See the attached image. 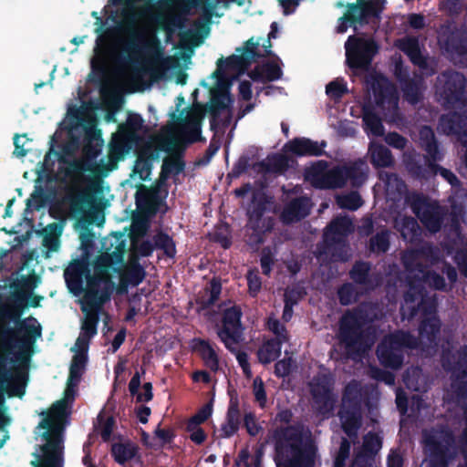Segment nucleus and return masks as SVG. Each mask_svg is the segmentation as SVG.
I'll return each mask as SVG.
<instances>
[{"mask_svg": "<svg viewBox=\"0 0 467 467\" xmlns=\"http://www.w3.org/2000/svg\"><path fill=\"white\" fill-rule=\"evenodd\" d=\"M281 75V70L275 64H266L252 72L251 78L259 81H272L277 79Z\"/></svg>", "mask_w": 467, "mask_h": 467, "instance_id": "18", "label": "nucleus"}, {"mask_svg": "<svg viewBox=\"0 0 467 467\" xmlns=\"http://www.w3.org/2000/svg\"><path fill=\"white\" fill-rule=\"evenodd\" d=\"M397 46L410 57L414 64L421 65L423 58L420 56L418 42L414 38H406L400 40Z\"/></svg>", "mask_w": 467, "mask_h": 467, "instance_id": "19", "label": "nucleus"}, {"mask_svg": "<svg viewBox=\"0 0 467 467\" xmlns=\"http://www.w3.org/2000/svg\"><path fill=\"white\" fill-rule=\"evenodd\" d=\"M112 453L118 462L124 463L134 457L136 447L130 442L117 443L112 446Z\"/></svg>", "mask_w": 467, "mask_h": 467, "instance_id": "20", "label": "nucleus"}, {"mask_svg": "<svg viewBox=\"0 0 467 467\" xmlns=\"http://www.w3.org/2000/svg\"><path fill=\"white\" fill-rule=\"evenodd\" d=\"M240 310L236 306H229L223 310V327L239 328Z\"/></svg>", "mask_w": 467, "mask_h": 467, "instance_id": "24", "label": "nucleus"}, {"mask_svg": "<svg viewBox=\"0 0 467 467\" xmlns=\"http://www.w3.org/2000/svg\"><path fill=\"white\" fill-rule=\"evenodd\" d=\"M347 90L346 85L341 80H334L327 86V94L332 99H338Z\"/></svg>", "mask_w": 467, "mask_h": 467, "instance_id": "30", "label": "nucleus"}, {"mask_svg": "<svg viewBox=\"0 0 467 467\" xmlns=\"http://www.w3.org/2000/svg\"><path fill=\"white\" fill-rule=\"evenodd\" d=\"M194 350L203 358L205 364L213 370L218 368V358L214 349L205 341L196 340Z\"/></svg>", "mask_w": 467, "mask_h": 467, "instance_id": "16", "label": "nucleus"}, {"mask_svg": "<svg viewBox=\"0 0 467 467\" xmlns=\"http://www.w3.org/2000/svg\"><path fill=\"white\" fill-rule=\"evenodd\" d=\"M402 346L411 347L408 336L397 334L386 338L378 348V356L382 364L389 368H399L402 362Z\"/></svg>", "mask_w": 467, "mask_h": 467, "instance_id": "7", "label": "nucleus"}, {"mask_svg": "<svg viewBox=\"0 0 467 467\" xmlns=\"http://www.w3.org/2000/svg\"><path fill=\"white\" fill-rule=\"evenodd\" d=\"M155 48V55L150 60H147L144 57H140L138 66L130 67L123 72V80L130 84L133 87H139L142 84L143 78L150 70L153 64L158 63L160 60V51L157 47Z\"/></svg>", "mask_w": 467, "mask_h": 467, "instance_id": "11", "label": "nucleus"}, {"mask_svg": "<svg viewBox=\"0 0 467 467\" xmlns=\"http://www.w3.org/2000/svg\"><path fill=\"white\" fill-rule=\"evenodd\" d=\"M348 66L355 69L367 67L377 52L372 40L349 36L345 45Z\"/></svg>", "mask_w": 467, "mask_h": 467, "instance_id": "5", "label": "nucleus"}, {"mask_svg": "<svg viewBox=\"0 0 467 467\" xmlns=\"http://www.w3.org/2000/svg\"><path fill=\"white\" fill-rule=\"evenodd\" d=\"M440 172H441V175L443 178H445L451 185H456L458 180L454 174H452L451 171H449L445 169H441Z\"/></svg>", "mask_w": 467, "mask_h": 467, "instance_id": "62", "label": "nucleus"}, {"mask_svg": "<svg viewBox=\"0 0 467 467\" xmlns=\"http://www.w3.org/2000/svg\"><path fill=\"white\" fill-rule=\"evenodd\" d=\"M420 136L421 145L425 148L431 156L434 157L437 147L433 140L432 130L427 127H424L420 130Z\"/></svg>", "mask_w": 467, "mask_h": 467, "instance_id": "26", "label": "nucleus"}, {"mask_svg": "<svg viewBox=\"0 0 467 467\" xmlns=\"http://www.w3.org/2000/svg\"><path fill=\"white\" fill-rule=\"evenodd\" d=\"M249 293L252 296H255L261 289V280L258 275L253 271H250L247 275Z\"/></svg>", "mask_w": 467, "mask_h": 467, "instance_id": "36", "label": "nucleus"}, {"mask_svg": "<svg viewBox=\"0 0 467 467\" xmlns=\"http://www.w3.org/2000/svg\"><path fill=\"white\" fill-rule=\"evenodd\" d=\"M244 425H245L247 431L251 435H256L260 431L259 425L256 423L254 418L251 414H247L245 416Z\"/></svg>", "mask_w": 467, "mask_h": 467, "instance_id": "46", "label": "nucleus"}, {"mask_svg": "<svg viewBox=\"0 0 467 467\" xmlns=\"http://www.w3.org/2000/svg\"><path fill=\"white\" fill-rule=\"evenodd\" d=\"M140 378H139V375H135L130 382V391L131 392V394L135 395L138 391H139V387H140Z\"/></svg>", "mask_w": 467, "mask_h": 467, "instance_id": "64", "label": "nucleus"}, {"mask_svg": "<svg viewBox=\"0 0 467 467\" xmlns=\"http://www.w3.org/2000/svg\"><path fill=\"white\" fill-rule=\"evenodd\" d=\"M213 409L211 404H207L202 407L200 411L194 415L190 420V426H199V424L202 423L206 420L212 414Z\"/></svg>", "mask_w": 467, "mask_h": 467, "instance_id": "31", "label": "nucleus"}, {"mask_svg": "<svg viewBox=\"0 0 467 467\" xmlns=\"http://www.w3.org/2000/svg\"><path fill=\"white\" fill-rule=\"evenodd\" d=\"M358 318L354 314L346 315L341 323V329L345 330L348 327L351 326L353 322H357Z\"/></svg>", "mask_w": 467, "mask_h": 467, "instance_id": "58", "label": "nucleus"}, {"mask_svg": "<svg viewBox=\"0 0 467 467\" xmlns=\"http://www.w3.org/2000/svg\"><path fill=\"white\" fill-rule=\"evenodd\" d=\"M381 447V441L379 436L368 434L364 440V449L369 453L377 452Z\"/></svg>", "mask_w": 467, "mask_h": 467, "instance_id": "32", "label": "nucleus"}, {"mask_svg": "<svg viewBox=\"0 0 467 467\" xmlns=\"http://www.w3.org/2000/svg\"><path fill=\"white\" fill-rule=\"evenodd\" d=\"M224 62L219 60L217 63V69L212 75L209 83L211 93V103L214 109H226L231 103V99L228 95V78L223 71Z\"/></svg>", "mask_w": 467, "mask_h": 467, "instance_id": "8", "label": "nucleus"}, {"mask_svg": "<svg viewBox=\"0 0 467 467\" xmlns=\"http://www.w3.org/2000/svg\"><path fill=\"white\" fill-rule=\"evenodd\" d=\"M331 229L337 233H345L351 228V223L348 218H338L330 225Z\"/></svg>", "mask_w": 467, "mask_h": 467, "instance_id": "41", "label": "nucleus"}, {"mask_svg": "<svg viewBox=\"0 0 467 467\" xmlns=\"http://www.w3.org/2000/svg\"><path fill=\"white\" fill-rule=\"evenodd\" d=\"M218 335L225 344L226 348L231 350H235L237 348V344L240 338L239 328H222Z\"/></svg>", "mask_w": 467, "mask_h": 467, "instance_id": "22", "label": "nucleus"}, {"mask_svg": "<svg viewBox=\"0 0 467 467\" xmlns=\"http://www.w3.org/2000/svg\"><path fill=\"white\" fill-rule=\"evenodd\" d=\"M410 24L411 26L415 28H420L423 26V17L419 15H411L410 16Z\"/></svg>", "mask_w": 467, "mask_h": 467, "instance_id": "59", "label": "nucleus"}, {"mask_svg": "<svg viewBox=\"0 0 467 467\" xmlns=\"http://www.w3.org/2000/svg\"><path fill=\"white\" fill-rule=\"evenodd\" d=\"M440 172H441V175L443 178H445L451 185H456L458 180L454 174H452L451 171H449L445 169H441Z\"/></svg>", "mask_w": 467, "mask_h": 467, "instance_id": "63", "label": "nucleus"}, {"mask_svg": "<svg viewBox=\"0 0 467 467\" xmlns=\"http://www.w3.org/2000/svg\"><path fill=\"white\" fill-rule=\"evenodd\" d=\"M137 400L140 402L149 401L152 398L151 385L146 383L137 393Z\"/></svg>", "mask_w": 467, "mask_h": 467, "instance_id": "48", "label": "nucleus"}, {"mask_svg": "<svg viewBox=\"0 0 467 467\" xmlns=\"http://www.w3.org/2000/svg\"><path fill=\"white\" fill-rule=\"evenodd\" d=\"M228 420L231 421V431H228L227 427H223L222 429L225 436H231L238 428V411L234 407L228 410Z\"/></svg>", "mask_w": 467, "mask_h": 467, "instance_id": "35", "label": "nucleus"}, {"mask_svg": "<svg viewBox=\"0 0 467 467\" xmlns=\"http://www.w3.org/2000/svg\"><path fill=\"white\" fill-rule=\"evenodd\" d=\"M386 142L397 149H403L406 145V140L397 133H389L385 138Z\"/></svg>", "mask_w": 467, "mask_h": 467, "instance_id": "40", "label": "nucleus"}, {"mask_svg": "<svg viewBox=\"0 0 467 467\" xmlns=\"http://www.w3.org/2000/svg\"><path fill=\"white\" fill-rule=\"evenodd\" d=\"M465 79L462 74L451 73L439 79L437 94L444 103L451 104L455 109L451 117H443L441 129L445 132L467 135V96L462 92Z\"/></svg>", "mask_w": 467, "mask_h": 467, "instance_id": "3", "label": "nucleus"}, {"mask_svg": "<svg viewBox=\"0 0 467 467\" xmlns=\"http://www.w3.org/2000/svg\"><path fill=\"white\" fill-rule=\"evenodd\" d=\"M44 245L47 246L50 251H57L59 247L58 238L56 236L47 237L44 239Z\"/></svg>", "mask_w": 467, "mask_h": 467, "instance_id": "54", "label": "nucleus"}, {"mask_svg": "<svg viewBox=\"0 0 467 467\" xmlns=\"http://www.w3.org/2000/svg\"><path fill=\"white\" fill-rule=\"evenodd\" d=\"M310 202L307 198H301L292 202L283 213L285 222L299 220L308 214Z\"/></svg>", "mask_w": 467, "mask_h": 467, "instance_id": "14", "label": "nucleus"}, {"mask_svg": "<svg viewBox=\"0 0 467 467\" xmlns=\"http://www.w3.org/2000/svg\"><path fill=\"white\" fill-rule=\"evenodd\" d=\"M76 169H77V172H76V174L74 175V177H73L72 181H73V182H74L76 185H78V184H80V182H81V180H82V173H83V171H85V169H84L83 164H81V163H78V164L76 165Z\"/></svg>", "mask_w": 467, "mask_h": 467, "instance_id": "61", "label": "nucleus"}, {"mask_svg": "<svg viewBox=\"0 0 467 467\" xmlns=\"http://www.w3.org/2000/svg\"><path fill=\"white\" fill-rule=\"evenodd\" d=\"M133 245V254L135 255H148L152 251V245L149 242L140 241L139 239H134L132 242Z\"/></svg>", "mask_w": 467, "mask_h": 467, "instance_id": "33", "label": "nucleus"}, {"mask_svg": "<svg viewBox=\"0 0 467 467\" xmlns=\"http://www.w3.org/2000/svg\"><path fill=\"white\" fill-rule=\"evenodd\" d=\"M364 122L368 134L373 136L383 135V127L376 115L371 112H366L364 114Z\"/></svg>", "mask_w": 467, "mask_h": 467, "instance_id": "23", "label": "nucleus"}, {"mask_svg": "<svg viewBox=\"0 0 467 467\" xmlns=\"http://www.w3.org/2000/svg\"><path fill=\"white\" fill-rule=\"evenodd\" d=\"M401 464L402 460L400 455L396 451L391 452L388 459L389 467H401Z\"/></svg>", "mask_w": 467, "mask_h": 467, "instance_id": "53", "label": "nucleus"}, {"mask_svg": "<svg viewBox=\"0 0 467 467\" xmlns=\"http://www.w3.org/2000/svg\"><path fill=\"white\" fill-rule=\"evenodd\" d=\"M417 228V223L413 219H405L404 227L400 228L402 235L407 238L409 237V234L407 233V230L415 232Z\"/></svg>", "mask_w": 467, "mask_h": 467, "instance_id": "52", "label": "nucleus"}, {"mask_svg": "<svg viewBox=\"0 0 467 467\" xmlns=\"http://www.w3.org/2000/svg\"><path fill=\"white\" fill-rule=\"evenodd\" d=\"M268 327L278 337V342L270 340L265 342L258 350L260 362L267 364L277 358L281 353L280 344L287 340L285 327L275 319L268 320Z\"/></svg>", "mask_w": 467, "mask_h": 467, "instance_id": "9", "label": "nucleus"}, {"mask_svg": "<svg viewBox=\"0 0 467 467\" xmlns=\"http://www.w3.org/2000/svg\"><path fill=\"white\" fill-rule=\"evenodd\" d=\"M107 299L104 293L98 294L92 289L88 290L81 300V309L85 314L81 332L72 350L74 357L69 370L67 388L62 400L57 401L47 411L43 412V420L39 423L40 435L45 441L36 453L32 461L35 467H62V431L66 417L68 414V406L75 398L77 386L84 371L86 352L89 339L96 334L98 311Z\"/></svg>", "mask_w": 467, "mask_h": 467, "instance_id": "1", "label": "nucleus"}, {"mask_svg": "<svg viewBox=\"0 0 467 467\" xmlns=\"http://www.w3.org/2000/svg\"><path fill=\"white\" fill-rule=\"evenodd\" d=\"M203 114L204 109L201 105H194L189 111L182 114L174 126L166 132V140L171 149L196 139Z\"/></svg>", "mask_w": 467, "mask_h": 467, "instance_id": "4", "label": "nucleus"}, {"mask_svg": "<svg viewBox=\"0 0 467 467\" xmlns=\"http://www.w3.org/2000/svg\"><path fill=\"white\" fill-rule=\"evenodd\" d=\"M348 443L344 441L342 442V445H341V448H340V451H339V456L338 458L337 459V462H336V466L337 467H341L340 466V462L343 461L346 457H347V454H348Z\"/></svg>", "mask_w": 467, "mask_h": 467, "instance_id": "57", "label": "nucleus"}, {"mask_svg": "<svg viewBox=\"0 0 467 467\" xmlns=\"http://www.w3.org/2000/svg\"><path fill=\"white\" fill-rule=\"evenodd\" d=\"M380 10L381 6L377 0L368 2L359 0L357 5L348 8L346 15L353 25H357L368 22L370 17L377 16Z\"/></svg>", "mask_w": 467, "mask_h": 467, "instance_id": "13", "label": "nucleus"}, {"mask_svg": "<svg viewBox=\"0 0 467 467\" xmlns=\"http://www.w3.org/2000/svg\"><path fill=\"white\" fill-rule=\"evenodd\" d=\"M171 439V433L169 430L160 429L158 428L155 431V436L153 438V442L149 443L150 447H160L162 444L169 441Z\"/></svg>", "mask_w": 467, "mask_h": 467, "instance_id": "34", "label": "nucleus"}, {"mask_svg": "<svg viewBox=\"0 0 467 467\" xmlns=\"http://www.w3.org/2000/svg\"><path fill=\"white\" fill-rule=\"evenodd\" d=\"M93 200L90 195L82 197L81 203L78 200L72 203V210L74 212H79L80 215L86 219L92 216Z\"/></svg>", "mask_w": 467, "mask_h": 467, "instance_id": "25", "label": "nucleus"}, {"mask_svg": "<svg viewBox=\"0 0 467 467\" xmlns=\"http://www.w3.org/2000/svg\"><path fill=\"white\" fill-rule=\"evenodd\" d=\"M200 0H175L174 5L182 12H189L199 5Z\"/></svg>", "mask_w": 467, "mask_h": 467, "instance_id": "45", "label": "nucleus"}, {"mask_svg": "<svg viewBox=\"0 0 467 467\" xmlns=\"http://www.w3.org/2000/svg\"><path fill=\"white\" fill-rule=\"evenodd\" d=\"M221 292V285L220 284L216 283V282H212L211 283V300H210V304H212L219 296Z\"/></svg>", "mask_w": 467, "mask_h": 467, "instance_id": "60", "label": "nucleus"}, {"mask_svg": "<svg viewBox=\"0 0 467 467\" xmlns=\"http://www.w3.org/2000/svg\"><path fill=\"white\" fill-rule=\"evenodd\" d=\"M157 244L161 245L167 255L173 256L175 254V246L171 239L166 235H160L157 240Z\"/></svg>", "mask_w": 467, "mask_h": 467, "instance_id": "38", "label": "nucleus"}, {"mask_svg": "<svg viewBox=\"0 0 467 467\" xmlns=\"http://www.w3.org/2000/svg\"><path fill=\"white\" fill-rule=\"evenodd\" d=\"M188 431H190L191 439L196 443H202L205 440V434L203 431L198 426H187Z\"/></svg>", "mask_w": 467, "mask_h": 467, "instance_id": "43", "label": "nucleus"}, {"mask_svg": "<svg viewBox=\"0 0 467 467\" xmlns=\"http://www.w3.org/2000/svg\"><path fill=\"white\" fill-rule=\"evenodd\" d=\"M26 142V136H16L15 138V145H16L15 153L17 156H25L26 154V152L28 151V149L25 148Z\"/></svg>", "mask_w": 467, "mask_h": 467, "instance_id": "49", "label": "nucleus"}, {"mask_svg": "<svg viewBox=\"0 0 467 467\" xmlns=\"http://www.w3.org/2000/svg\"><path fill=\"white\" fill-rule=\"evenodd\" d=\"M253 394L255 401L264 407L266 403V393L265 384L260 378H255L253 383Z\"/></svg>", "mask_w": 467, "mask_h": 467, "instance_id": "29", "label": "nucleus"}, {"mask_svg": "<svg viewBox=\"0 0 467 467\" xmlns=\"http://www.w3.org/2000/svg\"><path fill=\"white\" fill-rule=\"evenodd\" d=\"M337 202L341 208L350 210H356L362 204L360 196L357 192H351L347 195L338 196Z\"/></svg>", "mask_w": 467, "mask_h": 467, "instance_id": "27", "label": "nucleus"}, {"mask_svg": "<svg viewBox=\"0 0 467 467\" xmlns=\"http://www.w3.org/2000/svg\"><path fill=\"white\" fill-rule=\"evenodd\" d=\"M240 93L244 99H249L252 95L250 83L244 81L239 86Z\"/></svg>", "mask_w": 467, "mask_h": 467, "instance_id": "56", "label": "nucleus"}, {"mask_svg": "<svg viewBox=\"0 0 467 467\" xmlns=\"http://www.w3.org/2000/svg\"><path fill=\"white\" fill-rule=\"evenodd\" d=\"M286 149L297 155H317L322 151V148L317 143L307 139H297L290 141Z\"/></svg>", "mask_w": 467, "mask_h": 467, "instance_id": "15", "label": "nucleus"}, {"mask_svg": "<svg viewBox=\"0 0 467 467\" xmlns=\"http://www.w3.org/2000/svg\"><path fill=\"white\" fill-rule=\"evenodd\" d=\"M371 161L375 166L387 167L392 163V158L388 149L381 145L371 143L369 147Z\"/></svg>", "mask_w": 467, "mask_h": 467, "instance_id": "17", "label": "nucleus"}, {"mask_svg": "<svg viewBox=\"0 0 467 467\" xmlns=\"http://www.w3.org/2000/svg\"><path fill=\"white\" fill-rule=\"evenodd\" d=\"M27 299L26 293L19 292L2 306V397L25 394L34 345L42 335L36 318L20 319Z\"/></svg>", "mask_w": 467, "mask_h": 467, "instance_id": "2", "label": "nucleus"}, {"mask_svg": "<svg viewBox=\"0 0 467 467\" xmlns=\"http://www.w3.org/2000/svg\"><path fill=\"white\" fill-rule=\"evenodd\" d=\"M378 87L379 88H383L384 89V93L386 96V101H385V99H383L381 101H380V104L382 106V108L384 109L385 108V103L388 104V109L389 110H396V107H397V96L394 92V88L389 83V81L380 77L379 79H378Z\"/></svg>", "mask_w": 467, "mask_h": 467, "instance_id": "21", "label": "nucleus"}, {"mask_svg": "<svg viewBox=\"0 0 467 467\" xmlns=\"http://www.w3.org/2000/svg\"><path fill=\"white\" fill-rule=\"evenodd\" d=\"M291 369V360L284 359L275 364V374L284 377L289 373Z\"/></svg>", "mask_w": 467, "mask_h": 467, "instance_id": "47", "label": "nucleus"}, {"mask_svg": "<svg viewBox=\"0 0 467 467\" xmlns=\"http://www.w3.org/2000/svg\"><path fill=\"white\" fill-rule=\"evenodd\" d=\"M136 143V138L132 132L119 130L113 135L109 144L107 163L103 164V169L94 171L98 176L101 171H109L117 168L118 162L122 160L126 153H129Z\"/></svg>", "mask_w": 467, "mask_h": 467, "instance_id": "6", "label": "nucleus"}, {"mask_svg": "<svg viewBox=\"0 0 467 467\" xmlns=\"http://www.w3.org/2000/svg\"><path fill=\"white\" fill-rule=\"evenodd\" d=\"M426 282L429 283L431 285L434 286L435 288H442L444 286V281L443 279L437 275H428L426 276Z\"/></svg>", "mask_w": 467, "mask_h": 467, "instance_id": "51", "label": "nucleus"}, {"mask_svg": "<svg viewBox=\"0 0 467 467\" xmlns=\"http://www.w3.org/2000/svg\"><path fill=\"white\" fill-rule=\"evenodd\" d=\"M340 420L345 431L348 433H351V431L358 425L359 415L356 411L349 413L342 410L340 411Z\"/></svg>", "mask_w": 467, "mask_h": 467, "instance_id": "28", "label": "nucleus"}, {"mask_svg": "<svg viewBox=\"0 0 467 467\" xmlns=\"http://www.w3.org/2000/svg\"><path fill=\"white\" fill-rule=\"evenodd\" d=\"M388 234H381L371 240V247L374 251L384 252L388 249Z\"/></svg>", "mask_w": 467, "mask_h": 467, "instance_id": "37", "label": "nucleus"}, {"mask_svg": "<svg viewBox=\"0 0 467 467\" xmlns=\"http://www.w3.org/2000/svg\"><path fill=\"white\" fill-rule=\"evenodd\" d=\"M291 300H292V292H286L285 294V305L284 313H283V318L286 321L289 320L292 317L293 303H291Z\"/></svg>", "mask_w": 467, "mask_h": 467, "instance_id": "50", "label": "nucleus"}, {"mask_svg": "<svg viewBox=\"0 0 467 467\" xmlns=\"http://www.w3.org/2000/svg\"><path fill=\"white\" fill-rule=\"evenodd\" d=\"M144 276L143 270L138 265H132L126 273V277L130 282L138 284Z\"/></svg>", "mask_w": 467, "mask_h": 467, "instance_id": "39", "label": "nucleus"}, {"mask_svg": "<svg viewBox=\"0 0 467 467\" xmlns=\"http://www.w3.org/2000/svg\"><path fill=\"white\" fill-rule=\"evenodd\" d=\"M106 253L101 254L96 262L95 271L98 278L102 282L101 293H105L109 286V269L114 265L119 264L122 261L123 250L116 247L113 251L109 252L106 248ZM99 294V292H97Z\"/></svg>", "mask_w": 467, "mask_h": 467, "instance_id": "10", "label": "nucleus"}, {"mask_svg": "<svg viewBox=\"0 0 467 467\" xmlns=\"http://www.w3.org/2000/svg\"><path fill=\"white\" fill-rule=\"evenodd\" d=\"M258 46V41H255L254 38L249 39L244 47V52L241 57L244 60L250 59L253 55L255 53V48Z\"/></svg>", "mask_w": 467, "mask_h": 467, "instance_id": "42", "label": "nucleus"}, {"mask_svg": "<svg viewBox=\"0 0 467 467\" xmlns=\"http://www.w3.org/2000/svg\"><path fill=\"white\" fill-rule=\"evenodd\" d=\"M439 329V322L435 317H432L428 320V322L424 323L421 327V335L434 334L435 331Z\"/></svg>", "mask_w": 467, "mask_h": 467, "instance_id": "44", "label": "nucleus"}, {"mask_svg": "<svg viewBox=\"0 0 467 467\" xmlns=\"http://www.w3.org/2000/svg\"><path fill=\"white\" fill-rule=\"evenodd\" d=\"M396 403L399 410L404 413L406 411V397L401 390L397 391Z\"/></svg>", "mask_w": 467, "mask_h": 467, "instance_id": "55", "label": "nucleus"}, {"mask_svg": "<svg viewBox=\"0 0 467 467\" xmlns=\"http://www.w3.org/2000/svg\"><path fill=\"white\" fill-rule=\"evenodd\" d=\"M311 391L315 400L317 408L322 413L329 411L334 403V400L330 394L329 380L322 377L310 384Z\"/></svg>", "mask_w": 467, "mask_h": 467, "instance_id": "12", "label": "nucleus"}]
</instances>
